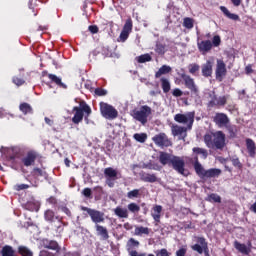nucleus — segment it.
I'll return each instance as SVG.
<instances>
[{
	"mask_svg": "<svg viewBox=\"0 0 256 256\" xmlns=\"http://www.w3.org/2000/svg\"><path fill=\"white\" fill-rule=\"evenodd\" d=\"M194 170L196 175L200 177V179H213L215 177H219L221 175V169L219 168H210L205 170L203 165L199 163V157H194Z\"/></svg>",
	"mask_w": 256,
	"mask_h": 256,
	"instance_id": "1",
	"label": "nucleus"
},
{
	"mask_svg": "<svg viewBox=\"0 0 256 256\" xmlns=\"http://www.w3.org/2000/svg\"><path fill=\"white\" fill-rule=\"evenodd\" d=\"M205 145L209 149H223L225 147V133L223 131H216L212 134H206L204 136Z\"/></svg>",
	"mask_w": 256,
	"mask_h": 256,
	"instance_id": "2",
	"label": "nucleus"
},
{
	"mask_svg": "<svg viewBox=\"0 0 256 256\" xmlns=\"http://www.w3.org/2000/svg\"><path fill=\"white\" fill-rule=\"evenodd\" d=\"M151 113H152L151 107L144 105V106H141L140 109H134L131 112V116L136 121H139V123H141L142 125H147V121Z\"/></svg>",
	"mask_w": 256,
	"mask_h": 256,
	"instance_id": "3",
	"label": "nucleus"
},
{
	"mask_svg": "<svg viewBox=\"0 0 256 256\" xmlns=\"http://www.w3.org/2000/svg\"><path fill=\"white\" fill-rule=\"evenodd\" d=\"M72 111L75 112V114L72 118V122L75 125H79V123H81V121H83L84 113H86V117H89L91 115V107H89V105H87L86 103H81L80 107L75 106L72 109Z\"/></svg>",
	"mask_w": 256,
	"mask_h": 256,
	"instance_id": "4",
	"label": "nucleus"
},
{
	"mask_svg": "<svg viewBox=\"0 0 256 256\" xmlns=\"http://www.w3.org/2000/svg\"><path fill=\"white\" fill-rule=\"evenodd\" d=\"M174 121L181 125H186L189 131H191L193 129V123H195V112L178 113L174 116Z\"/></svg>",
	"mask_w": 256,
	"mask_h": 256,
	"instance_id": "5",
	"label": "nucleus"
},
{
	"mask_svg": "<svg viewBox=\"0 0 256 256\" xmlns=\"http://www.w3.org/2000/svg\"><path fill=\"white\" fill-rule=\"evenodd\" d=\"M179 77L184 81V85L186 89H189L192 95L195 97H199V87L195 84V79H193L190 75L185 72L178 73Z\"/></svg>",
	"mask_w": 256,
	"mask_h": 256,
	"instance_id": "6",
	"label": "nucleus"
},
{
	"mask_svg": "<svg viewBox=\"0 0 256 256\" xmlns=\"http://www.w3.org/2000/svg\"><path fill=\"white\" fill-rule=\"evenodd\" d=\"M81 211H86L92 221V223H95V225H99V223H105V213L87 208L85 206H81Z\"/></svg>",
	"mask_w": 256,
	"mask_h": 256,
	"instance_id": "7",
	"label": "nucleus"
},
{
	"mask_svg": "<svg viewBox=\"0 0 256 256\" xmlns=\"http://www.w3.org/2000/svg\"><path fill=\"white\" fill-rule=\"evenodd\" d=\"M100 112L102 117L105 119H117L119 112H117V109L115 107L105 103L100 102Z\"/></svg>",
	"mask_w": 256,
	"mask_h": 256,
	"instance_id": "8",
	"label": "nucleus"
},
{
	"mask_svg": "<svg viewBox=\"0 0 256 256\" xmlns=\"http://www.w3.org/2000/svg\"><path fill=\"white\" fill-rule=\"evenodd\" d=\"M197 244L191 246L192 251H196L199 255L209 256V245L204 237H196Z\"/></svg>",
	"mask_w": 256,
	"mask_h": 256,
	"instance_id": "9",
	"label": "nucleus"
},
{
	"mask_svg": "<svg viewBox=\"0 0 256 256\" xmlns=\"http://www.w3.org/2000/svg\"><path fill=\"white\" fill-rule=\"evenodd\" d=\"M170 167L174 169L179 175H183L184 177H187L188 173L187 170H185V160L179 156H174L172 159V162L170 164Z\"/></svg>",
	"mask_w": 256,
	"mask_h": 256,
	"instance_id": "10",
	"label": "nucleus"
},
{
	"mask_svg": "<svg viewBox=\"0 0 256 256\" xmlns=\"http://www.w3.org/2000/svg\"><path fill=\"white\" fill-rule=\"evenodd\" d=\"M117 175H118L117 170H115L112 167H108L104 169V176L106 179V185H108V187L110 188L115 187V181L119 179Z\"/></svg>",
	"mask_w": 256,
	"mask_h": 256,
	"instance_id": "11",
	"label": "nucleus"
},
{
	"mask_svg": "<svg viewBox=\"0 0 256 256\" xmlns=\"http://www.w3.org/2000/svg\"><path fill=\"white\" fill-rule=\"evenodd\" d=\"M153 143L157 145V147H171L173 143L170 141L169 137L165 133H159L152 138Z\"/></svg>",
	"mask_w": 256,
	"mask_h": 256,
	"instance_id": "12",
	"label": "nucleus"
},
{
	"mask_svg": "<svg viewBox=\"0 0 256 256\" xmlns=\"http://www.w3.org/2000/svg\"><path fill=\"white\" fill-rule=\"evenodd\" d=\"M211 100L208 102L207 107H225L227 105V97L226 96H220L217 97L215 95V92L210 94Z\"/></svg>",
	"mask_w": 256,
	"mask_h": 256,
	"instance_id": "13",
	"label": "nucleus"
},
{
	"mask_svg": "<svg viewBox=\"0 0 256 256\" xmlns=\"http://www.w3.org/2000/svg\"><path fill=\"white\" fill-rule=\"evenodd\" d=\"M171 131L174 137H178L180 141H185L189 128L185 126L174 125L172 126Z\"/></svg>",
	"mask_w": 256,
	"mask_h": 256,
	"instance_id": "14",
	"label": "nucleus"
},
{
	"mask_svg": "<svg viewBox=\"0 0 256 256\" xmlns=\"http://www.w3.org/2000/svg\"><path fill=\"white\" fill-rule=\"evenodd\" d=\"M215 75L216 79L220 81H223V77L227 75V65H225V62L221 59L217 60Z\"/></svg>",
	"mask_w": 256,
	"mask_h": 256,
	"instance_id": "15",
	"label": "nucleus"
},
{
	"mask_svg": "<svg viewBox=\"0 0 256 256\" xmlns=\"http://www.w3.org/2000/svg\"><path fill=\"white\" fill-rule=\"evenodd\" d=\"M213 121L218 127H227L230 122L229 116H227V114L219 112L215 114V116L213 117Z\"/></svg>",
	"mask_w": 256,
	"mask_h": 256,
	"instance_id": "16",
	"label": "nucleus"
},
{
	"mask_svg": "<svg viewBox=\"0 0 256 256\" xmlns=\"http://www.w3.org/2000/svg\"><path fill=\"white\" fill-rule=\"evenodd\" d=\"M131 31H133V22L131 20H127L119 36L122 43H125L126 39H129V33H131Z\"/></svg>",
	"mask_w": 256,
	"mask_h": 256,
	"instance_id": "17",
	"label": "nucleus"
},
{
	"mask_svg": "<svg viewBox=\"0 0 256 256\" xmlns=\"http://www.w3.org/2000/svg\"><path fill=\"white\" fill-rule=\"evenodd\" d=\"M44 219L45 221H49L50 223H53V221H57V231L61 230L63 222H61L59 216L55 215V212H53V210H46L44 213Z\"/></svg>",
	"mask_w": 256,
	"mask_h": 256,
	"instance_id": "18",
	"label": "nucleus"
},
{
	"mask_svg": "<svg viewBox=\"0 0 256 256\" xmlns=\"http://www.w3.org/2000/svg\"><path fill=\"white\" fill-rule=\"evenodd\" d=\"M174 158H175V155L160 151L158 156V161L161 165L163 166L168 165L170 167Z\"/></svg>",
	"mask_w": 256,
	"mask_h": 256,
	"instance_id": "19",
	"label": "nucleus"
},
{
	"mask_svg": "<svg viewBox=\"0 0 256 256\" xmlns=\"http://www.w3.org/2000/svg\"><path fill=\"white\" fill-rule=\"evenodd\" d=\"M197 47L200 53H209L213 49V43L211 40H202L197 42Z\"/></svg>",
	"mask_w": 256,
	"mask_h": 256,
	"instance_id": "20",
	"label": "nucleus"
},
{
	"mask_svg": "<svg viewBox=\"0 0 256 256\" xmlns=\"http://www.w3.org/2000/svg\"><path fill=\"white\" fill-rule=\"evenodd\" d=\"M139 177L144 183H157L159 181L156 174L146 173L145 171H141Z\"/></svg>",
	"mask_w": 256,
	"mask_h": 256,
	"instance_id": "21",
	"label": "nucleus"
},
{
	"mask_svg": "<svg viewBox=\"0 0 256 256\" xmlns=\"http://www.w3.org/2000/svg\"><path fill=\"white\" fill-rule=\"evenodd\" d=\"M245 143H246V149H247L249 157H251V159H255V157H256L255 141H253V139H251V138H246Z\"/></svg>",
	"mask_w": 256,
	"mask_h": 256,
	"instance_id": "22",
	"label": "nucleus"
},
{
	"mask_svg": "<svg viewBox=\"0 0 256 256\" xmlns=\"http://www.w3.org/2000/svg\"><path fill=\"white\" fill-rule=\"evenodd\" d=\"M161 213H163V206L154 205L151 211V217L155 223H161Z\"/></svg>",
	"mask_w": 256,
	"mask_h": 256,
	"instance_id": "23",
	"label": "nucleus"
},
{
	"mask_svg": "<svg viewBox=\"0 0 256 256\" xmlns=\"http://www.w3.org/2000/svg\"><path fill=\"white\" fill-rule=\"evenodd\" d=\"M202 75L206 78L213 75V61L207 60L206 63L202 65Z\"/></svg>",
	"mask_w": 256,
	"mask_h": 256,
	"instance_id": "24",
	"label": "nucleus"
},
{
	"mask_svg": "<svg viewBox=\"0 0 256 256\" xmlns=\"http://www.w3.org/2000/svg\"><path fill=\"white\" fill-rule=\"evenodd\" d=\"M114 215H116V217L119 219H129V210L122 206H117L114 209Z\"/></svg>",
	"mask_w": 256,
	"mask_h": 256,
	"instance_id": "25",
	"label": "nucleus"
},
{
	"mask_svg": "<svg viewBox=\"0 0 256 256\" xmlns=\"http://www.w3.org/2000/svg\"><path fill=\"white\" fill-rule=\"evenodd\" d=\"M48 79L51 81V83H54V85L60 87V89H67V84L63 83L61 77L55 74H48Z\"/></svg>",
	"mask_w": 256,
	"mask_h": 256,
	"instance_id": "26",
	"label": "nucleus"
},
{
	"mask_svg": "<svg viewBox=\"0 0 256 256\" xmlns=\"http://www.w3.org/2000/svg\"><path fill=\"white\" fill-rule=\"evenodd\" d=\"M96 233L99 237H102L104 241H107L109 239V231L107 230L106 227L96 224L95 225Z\"/></svg>",
	"mask_w": 256,
	"mask_h": 256,
	"instance_id": "27",
	"label": "nucleus"
},
{
	"mask_svg": "<svg viewBox=\"0 0 256 256\" xmlns=\"http://www.w3.org/2000/svg\"><path fill=\"white\" fill-rule=\"evenodd\" d=\"M234 247L239 253H242V255H249V253H251V248H248L245 244H241L239 241L234 242Z\"/></svg>",
	"mask_w": 256,
	"mask_h": 256,
	"instance_id": "28",
	"label": "nucleus"
},
{
	"mask_svg": "<svg viewBox=\"0 0 256 256\" xmlns=\"http://www.w3.org/2000/svg\"><path fill=\"white\" fill-rule=\"evenodd\" d=\"M35 159H37V155L33 152H29L26 157L22 159V162L24 163L25 167H31V165L35 163Z\"/></svg>",
	"mask_w": 256,
	"mask_h": 256,
	"instance_id": "29",
	"label": "nucleus"
},
{
	"mask_svg": "<svg viewBox=\"0 0 256 256\" xmlns=\"http://www.w3.org/2000/svg\"><path fill=\"white\" fill-rule=\"evenodd\" d=\"M155 53H157V55H165V53H167V44L157 41L155 45Z\"/></svg>",
	"mask_w": 256,
	"mask_h": 256,
	"instance_id": "30",
	"label": "nucleus"
},
{
	"mask_svg": "<svg viewBox=\"0 0 256 256\" xmlns=\"http://www.w3.org/2000/svg\"><path fill=\"white\" fill-rule=\"evenodd\" d=\"M220 11L227 17L228 19H231L232 21H239V15L233 14L227 9L225 6H220Z\"/></svg>",
	"mask_w": 256,
	"mask_h": 256,
	"instance_id": "31",
	"label": "nucleus"
},
{
	"mask_svg": "<svg viewBox=\"0 0 256 256\" xmlns=\"http://www.w3.org/2000/svg\"><path fill=\"white\" fill-rule=\"evenodd\" d=\"M171 66L168 65H162L159 70L155 73V78L159 79V77L163 76V75H167L169 74V72L171 71Z\"/></svg>",
	"mask_w": 256,
	"mask_h": 256,
	"instance_id": "32",
	"label": "nucleus"
},
{
	"mask_svg": "<svg viewBox=\"0 0 256 256\" xmlns=\"http://www.w3.org/2000/svg\"><path fill=\"white\" fill-rule=\"evenodd\" d=\"M160 83L163 93H169V91H171V82L168 78L162 77Z\"/></svg>",
	"mask_w": 256,
	"mask_h": 256,
	"instance_id": "33",
	"label": "nucleus"
},
{
	"mask_svg": "<svg viewBox=\"0 0 256 256\" xmlns=\"http://www.w3.org/2000/svg\"><path fill=\"white\" fill-rule=\"evenodd\" d=\"M44 247L45 249H51L52 251H58L59 250V244L57 241H44Z\"/></svg>",
	"mask_w": 256,
	"mask_h": 256,
	"instance_id": "34",
	"label": "nucleus"
},
{
	"mask_svg": "<svg viewBox=\"0 0 256 256\" xmlns=\"http://www.w3.org/2000/svg\"><path fill=\"white\" fill-rule=\"evenodd\" d=\"M135 60L137 61V63H149V61L153 60V57H151L149 53H146V54L137 56Z\"/></svg>",
	"mask_w": 256,
	"mask_h": 256,
	"instance_id": "35",
	"label": "nucleus"
},
{
	"mask_svg": "<svg viewBox=\"0 0 256 256\" xmlns=\"http://www.w3.org/2000/svg\"><path fill=\"white\" fill-rule=\"evenodd\" d=\"M192 151L193 153H195V155H201L202 159H207L209 155V153L207 152V149L205 148L194 147Z\"/></svg>",
	"mask_w": 256,
	"mask_h": 256,
	"instance_id": "36",
	"label": "nucleus"
},
{
	"mask_svg": "<svg viewBox=\"0 0 256 256\" xmlns=\"http://www.w3.org/2000/svg\"><path fill=\"white\" fill-rule=\"evenodd\" d=\"M225 127L229 133L230 139H235V137H237V126L231 125V124H226Z\"/></svg>",
	"mask_w": 256,
	"mask_h": 256,
	"instance_id": "37",
	"label": "nucleus"
},
{
	"mask_svg": "<svg viewBox=\"0 0 256 256\" xmlns=\"http://www.w3.org/2000/svg\"><path fill=\"white\" fill-rule=\"evenodd\" d=\"M150 230L147 227L137 226L134 230V235L141 236V235H149Z\"/></svg>",
	"mask_w": 256,
	"mask_h": 256,
	"instance_id": "38",
	"label": "nucleus"
},
{
	"mask_svg": "<svg viewBox=\"0 0 256 256\" xmlns=\"http://www.w3.org/2000/svg\"><path fill=\"white\" fill-rule=\"evenodd\" d=\"M19 109L22 113H24V115L33 113V108L31 107V105L29 103L24 102V103L20 104Z\"/></svg>",
	"mask_w": 256,
	"mask_h": 256,
	"instance_id": "39",
	"label": "nucleus"
},
{
	"mask_svg": "<svg viewBox=\"0 0 256 256\" xmlns=\"http://www.w3.org/2000/svg\"><path fill=\"white\" fill-rule=\"evenodd\" d=\"M2 256H15V250H13V247L11 246H4L1 250Z\"/></svg>",
	"mask_w": 256,
	"mask_h": 256,
	"instance_id": "40",
	"label": "nucleus"
},
{
	"mask_svg": "<svg viewBox=\"0 0 256 256\" xmlns=\"http://www.w3.org/2000/svg\"><path fill=\"white\" fill-rule=\"evenodd\" d=\"M127 209L128 212L130 211V213H134V215L141 211V207L135 202L128 204Z\"/></svg>",
	"mask_w": 256,
	"mask_h": 256,
	"instance_id": "41",
	"label": "nucleus"
},
{
	"mask_svg": "<svg viewBox=\"0 0 256 256\" xmlns=\"http://www.w3.org/2000/svg\"><path fill=\"white\" fill-rule=\"evenodd\" d=\"M200 69H201V66H199V64L197 63H192L188 65V71L190 75H197Z\"/></svg>",
	"mask_w": 256,
	"mask_h": 256,
	"instance_id": "42",
	"label": "nucleus"
},
{
	"mask_svg": "<svg viewBox=\"0 0 256 256\" xmlns=\"http://www.w3.org/2000/svg\"><path fill=\"white\" fill-rule=\"evenodd\" d=\"M138 197H141V190L139 189H134L127 193L128 199H138Z\"/></svg>",
	"mask_w": 256,
	"mask_h": 256,
	"instance_id": "43",
	"label": "nucleus"
},
{
	"mask_svg": "<svg viewBox=\"0 0 256 256\" xmlns=\"http://www.w3.org/2000/svg\"><path fill=\"white\" fill-rule=\"evenodd\" d=\"M133 137L138 143H145L147 141V134L145 133H136Z\"/></svg>",
	"mask_w": 256,
	"mask_h": 256,
	"instance_id": "44",
	"label": "nucleus"
},
{
	"mask_svg": "<svg viewBox=\"0 0 256 256\" xmlns=\"http://www.w3.org/2000/svg\"><path fill=\"white\" fill-rule=\"evenodd\" d=\"M24 209H26L27 211H39V206H37L35 202H27L24 205Z\"/></svg>",
	"mask_w": 256,
	"mask_h": 256,
	"instance_id": "45",
	"label": "nucleus"
},
{
	"mask_svg": "<svg viewBox=\"0 0 256 256\" xmlns=\"http://www.w3.org/2000/svg\"><path fill=\"white\" fill-rule=\"evenodd\" d=\"M18 251H19L20 255H22V256H33V252H31V250H29V248H27L25 246H20L18 248Z\"/></svg>",
	"mask_w": 256,
	"mask_h": 256,
	"instance_id": "46",
	"label": "nucleus"
},
{
	"mask_svg": "<svg viewBox=\"0 0 256 256\" xmlns=\"http://www.w3.org/2000/svg\"><path fill=\"white\" fill-rule=\"evenodd\" d=\"M207 201L213 202V203H221V196L218 194L212 193L208 196Z\"/></svg>",
	"mask_w": 256,
	"mask_h": 256,
	"instance_id": "47",
	"label": "nucleus"
},
{
	"mask_svg": "<svg viewBox=\"0 0 256 256\" xmlns=\"http://www.w3.org/2000/svg\"><path fill=\"white\" fill-rule=\"evenodd\" d=\"M183 27L186 29H193V20L189 17L184 18Z\"/></svg>",
	"mask_w": 256,
	"mask_h": 256,
	"instance_id": "48",
	"label": "nucleus"
},
{
	"mask_svg": "<svg viewBox=\"0 0 256 256\" xmlns=\"http://www.w3.org/2000/svg\"><path fill=\"white\" fill-rule=\"evenodd\" d=\"M159 166L157 164H151V163H144L142 165V169H150V170H153V171H157L159 168Z\"/></svg>",
	"mask_w": 256,
	"mask_h": 256,
	"instance_id": "49",
	"label": "nucleus"
},
{
	"mask_svg": "<svg viewBox=\"0 0 256 256\" xmlns=\"http://www.w3.org/2000/svg\"><path fill=\"white\" fill-rule=\"evenodd\" d=\"M155 255L156 256H171V253H169V251H167V249L162 248L160 250H156Z\"/></svg>",
	"mask_w": 256,
	"mask_h": 256,
	"instance_id": "50",
	"label": "nucleus"
},
{
	"mask_svg": "<svg viewBox=\"0 0 256 256\" xmlns=\"http://www.w3.org/2000/svg\"><path fill=\"white\" fill-rule=\"evenodd\" d=\"M232 165L234 167H237V169H243V164L241 163V161L239 160V158H232L231 159Z\"/></svg>",
	"mask_w": 256,
	"mask_h": 256,
	"instance_id": "51",
	"label": "nucleus"
},
{
	"mask_svg": "<svg viewBox=\"0 0 256 256\" xmlns=\"http://www.w3.org/2000/svg\"><path fill=\"white\" fill-rule=\"evenodd\" d=\"M221 45V36L216 35L212 39V47H219Z\"/></svg>",
	"mask_w": 256,
	"mask_h": 256,
	"instance_id": "52",
	"label": "nucleus"
},
{
	"mask_svg": "<svg viewBox=\"0 0 256 256\" xmlns=\"http://www.w3.org/2000/svg\"><path fill=\"white\" fill-rule=\"evenodd\" d=\"M128 254L129 256H147V253L145 252L139 253L137 250H131L129 248H128Z\"/></svg>",
	"mask_w": 256,
	"mask_h": 256,
	"instance_id": "53",
	"label": "nucleus"
},
{
	"mask_svg": "<svg viewBox=\"0 0 256 256\" xmlns=\"http://www.w3.org/2000/svg\"><path fill=\"white\" fill-rule=\"evenodd\" d=\"M12 82L14 83V85H17V87H21V85H25V80L18 77H13Z\"/></svg>",
	"mask_w": 256,
	"mask_h": 256,
	"instance_id": "54",
	"label": "nucleus"
},
{
	"mask_svg": "<svg viewBox=\"0 0 256 256\" xmlns=\"http://www.w3.org/2000/svg\"><path fill=\"white\" fill-rule=\"evenodd\" d=\"M187 255V246H183L176 251V256H185Z\"/></svg>",
	"mask_w": 256,
	"mask_h": 256,
	"instance_id": "55",
	"label": "nucleus"
},
{
	"mask_svg": "<svg viewBox=\"0 0 256 256\" xmlns=\"http://www.w3.org/2000/svg\"><path fill=\"white\" fill-rule=\"evenodd\" d=\"M95 95H98V97H103V96L107 95V90L102 89V88H96Z\"/></svg>",
	"mask_w": 256,
	"mask_h": 256,
	"instance_id": "56",
	"label": "nucleus"
},
{
	"mask_svg": "<svg viewBox=\"0 0 256 256\" xmlns=\"http://www.w3.org/2000/svg\"><path fill=\"white\" fill-rule=\"evenodd\" d=\"M15 191H23L25 189H29V185L27 184H17L14 186Z\"/></svg>",
	"mask_w": 256,
	"mask_h": 256,
	"instance_id": "57",
	"label": "nucleus"
},
{
	"mask_svg": "<svg viewBox=\"0 0 256 256\" xmlns=\"http://www.w3.org/2000/svg\"><path fill=\"white\" fill-rule=\"evenodd\" d=\"M128 245L129 247H139V241L135 240L134 238H130Z\"/></svg>",
	"mask_w": 256,
	"mask_h": 256,
	"instance_id": "58",
	"label": "nucleus"
},
{
	"mask_svg": "<svg viewBox=\"0 0 256 256\" xmlns=\"http://www.w3.org/2000/svg\"><path fill=\"white\" fill-rule=\"evenodd\" d=\"M172 95H173V97H182L183 96V91H181V89H179V88H175L172 91Z\"/></svg>",
	"mask_w": 256,
	"mask_h": 256,
	"instance_id": "59",
	"label": "nucleus"
},
{
	"mask_svg": "<svg viewBox=\"0 0 256 256\" xmlns=\"http://www.w3.org/2000/svg\"><path fill=\"white\" fill-rule=\"evenodd\" d=\"M82 195H84V197H91V188H84L82 191Z\"/></svg>",
	"mask_w": 256,
	"mask_h": 256,
	"instance_id": "60",
	"label": "nucleus"
},
{
	"mask_svg": "<svg viewBox=\"0 0 256 256\" xmlns=\"http://www.w3.org/2000/svg\"><path fill=\"white\" fill-rule=\"evenodd\" d=\"M34 173H36V175H38V177L45 176V172H43V170H41V168H34Z\"/></svg>",
	"mask_w": 256,
	"mask_h": 256,
	"instance_id": "61",
	"label": "nucleus"
},
{
	"mask_svg": "<svg viewBox=\"0 0 256 256\" xmlns=\"http://www.w3.org/2000/svg\"><path fill=\"white\" fill-rule=\"evenodd\" d=\"M88 29H89L90 33H93V34L99 33V27H97V26H95V25L89 26Z\"/></svg>",
	"mask_w": 256,
	"mask_h": 256,
	"instance_id": "62",
	"label": "nucleus"
},
{
	"mask_svg": "<svg viewBox=\"0 0 256 256\" xmlns=\"http://www.w3.org/2000/svg\"><path fill=\"white\" fill-rule=\"evenodd\" d=\"M40 256H55L52 252H49L47 250L40 251Z\"/></svg>",
	"mask_w": 256,
	"mask_h": 256,
	"instance_id": "63",
	"label": "nucleus"
},
{
	"mask_svg": "<svg viewBox=\"0 0 256 256\" xmlns=\"http://www.w3.org/2000/svg\"><path fill=\"white\" fill-rule=\"evenodd\" d=\"M250 211L256 214V201L250 206Z\"/></svg>",
	"mask_w": 256,
	"mask_h": 256,
	"instance_id": "64",
	"label": "nucleus"
}]
</instances>
